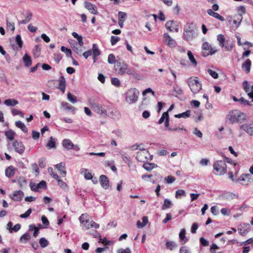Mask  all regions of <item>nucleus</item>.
Wrapping results in <instances>:
<instances>
[{"mask_svg": "<svg viewBox=\"0 0 253 253\" xmlns=\"http://www.w3.org/2000/svg\"><path fill=\"white\" fill-rule=\"evenodd\" d=\"M114 69L119 75L122 76L126 74L135 79H139L138 74L133 69L129 68L128 65L122 59H119L116 61Z\"/></svg>", "mask_w": 253, "mask_h": 253, "instance_id": "nucleus-1", "label": "nucleus"}, {"mask_svg": "<svg viewBox=\"0 0 253 253\" xmlns=\"http://www.w3.org/2000/svg\"><path fill=\"white\" fill-rule=\"evenodd\" d=\"M246 115L238 110L230 111L226 117L227 121L229 123H242L247 121Z\"/></svg>", "mask_w": 253, "mask_h": 253, "instance_id": "nucleus-2", "label": "nucleus"}, {"mask_svg": "<svg viewBox=\"0 0 253 253\" xmlns=\"http://www.w3.org/2000/svg\"><path fill=\"white\" fill-rule=\"evenodd\" d=\"M197 28L193 23H187L184 27L183 39L187 41H192L197 36Z\"/></svg>", "mask_w": 253, "mask_h": 253, "instance_id": "nucleus-3", "label": "nucleus"}, {"mask_svg": "<svg viewBox=\"0 0 253 253\" xmlns=\"http://www.w3.org/2000/svg\"><path fill=\"white\" fill-rule=\"evenodd\" d=\"M139 91L135 88H131L127 90L125 93V101L131 105L136 103L139 96Z\"/></svg>", "mask_w": 253, "mask_h": 253, "instance_id": "nucleus-4", "label": "nucleus"}, {"mask_svg": "<svg viewBox=\"0 0 253 253\" xmlns=\"http://www.w3.org/2000/svg\"><path fill=\"white\" fill-rule=\"evenodd\" d=\"M187 83L191 91L194 94L202 89V84L197 77H191L187 80Z\"/></svg>", "mask_w": 253, "mask_h": 253, "instance_id": "nucleus-5", "label": "nucleus"}, {"mask_svg": "<svg viewBox=\"0 0 253 253\" xmlns=\"http://www.w3.org/2000/svg\"><path fill=\"white\" fill-rule=\"evenodd\" d=\"M138 147L139 148H137L139 150L137 153L136 159L138 161L145 163L152 159L153 156L150 154L147 150L140 148V146Z\"/></svg>", "mask_w": 253, "mask_h": 253, "instance_id": "nucleus-6", "label": "nucleus"}, {"mask_svg": "<svg viewBox=\"0 0 253 253\" xmlns=\"http://www.w3.org/2000/svg\"><path fill=\"white\" fill-rule=\"evenodd\" d=\"M213 168L215 171V174L221 175L226 172L227 166L224 161L219 160L213 164Z\"/></svg>", "mask_w": 253, "mask_h": 253, "instance_id": "nucleus-7", "label": "nucleus"}, {"mask_svg": "<svg viewBox=\"0 0 253 253\" xmlns=\"http://www.w3.org/2000/svg\"><path fill=\"white\" fill-rule=\"evenodd\" d=\"M90 105L92 109L101 116H107V110L103 106L96 102H90Z\"/></svg>", "mask_w": 253, "mask_h": 253, "instance_id": "nucleus-8", "label": "nucleus"}, {"mask_svg": "<svg viewBox=\"0 0 253 253\" xmlns=\"http://www.w3.org/2000/svg\"><path fill=\"white\" fill-rule=\"evenodd\" d=\"M79 219L83 230H86L90 228V224H91V220H90V217L88 214H82Z\"/></svg>", "mask_w": 253, "mask_h": 253, "instance_id": "nucleus-9", "label": "nucleus"}, {"mask_svg": "<svg viewBox=\"0 0 253 253\" xmlns=\"http://www.w3.org/2000/svg\"><path fill=\"white\" fill-rule=\"evenodd\" d=\"M203 55L207 56L210 54H212L217 51L215 47H212L207 42H205L202 44Z\"/></svg>", "mask_w": 253, "mask_h": 253, "instance_id": "nucleus-10", "label": "nucleus"}, {"mask_svg": "<svg viewBox=\"0 0 253 253\" xmlns=\"http://www.w3.org/2000/svg\"><path fill=\"white\" fill-rule=\"evenodd\" d=\"M166 28L170 32H178L179 26L176 21L173 20L168 21L165 24Z\"/></svg>", "mask_w": 253, "mask_h": 253, "instance_id": "nucleus-11", "label": "nucleus"}, {"mask_svg": "<svg viewBox=\"0 0 253 253\" xmlns=\"http://www.w3.org/2000/svg\"><path fill=\"white\" fill-rule=\"evenodd\" d=\"M238 181L242 182L240 183L242 185L246 186L253 182V178L252 177L250 174L244 173L240 176L238 179Z\"/></svg>", "mask_w": 253, "mask_h": 253, "instance_id": "nucleus-12", "label": "nucleus"}, {"mask_svg": "<svg viewBox=\"0 0 253 253\" xmlns=\"http://www.w3.org/2000/svg\"><path fill=\"white\" fill-rule=\"evenodd\" d=\"M250 229L251 226L249 223H243L240 224L238 228L239 233L242 236H246L250 231Z\"/></svg>", "mask_w": 253, "mask_h": 253, "instance_id": "nucleus-13", "label": "nucleus"}, {"mask_svg": "<svg viewBox=\"0 0 253 253\" xmlns=\"http://www.w3.org/2000/svg\"><path fill=\"white\" fill-rule=\"evenodd\" d=\"M163 37L166 43L170 47H174L176 45V41L172 38L168 33H165Z\"/></svg>", "mask_w": 253, "mask_h": 253, "instance_id": "nucleus-14", "label": "nucleus"}, {"mask_svg": "<svg viewBox=\"0 0 253 253\" xmlns=\"http://www.w3.org/2000/svg\"><path fill=\"white\" fill-rule=\"evenodd\" d=\"M12 146L15 151L19 154H21L24 152L25 147L21 142H18L17 140L14 141L12 144Z\"/></svg>", "mask_w": 253, "mask_h": 253, "instance_id": "nucleus-15", "label": "nucleus"}, {"mask_svg": "<svg viewBox=\"0 0 253 253\" xmlns=\"http://www.w3.org/2000/svg\"><path fill=\"white\" fill-rule=\"evenodd\" d=\"M240 128L245 130L249 135L253 136V124H245L240 126Z\"/></svg>", "mask_w": 253, "mask_h": 253, "instance_id": "nucleus-16", "label": "nucleus"}, {"mask_svg": "<svg viewBox=\"0 0 253 253\" xmlns=\"http://www.w3.org/2000/svg\"><path fill=\"white\" fill-rule=\"evenodd\" d=\"M84 7L93 14H97L98 13L96 6L93 4L85 1L84 2Z\"/></svg>", "mask_w": 253, "mask_h": 253, "instance_id": "nucleus-17", "label": "nucleus"}, {"mask_svg": "<svg viewBox=\"0 0 253 253\" xmlns=\"http://www.w3.org/2000/svg\"><path fill=\"white\" fill-rule=\"evenodd\" d=\"M99 180L100 183L103 188H104L105 189H107L108 188L109 186V180L105 175H100Z\"/></svg>", "mask_w": 253, "mask_h": 253, "instance_id": "nucleus-18", "label": "nucleus"}, {"mask_svg": "<svg viewBox=\"0 0 253 253\" xmlns=\"http://www.w3.org/2000/svg\"><path fill=\"white\" fill-rule=\"evenodd\" d=\"M58 82L59 84L58 86V88L63 93H64L65 92L66 86L65 79L64 77L61 76L59 77Z\"/></svg>", "mask_w": 253, "mask_h": 253, "instance_id": "nucleus-19", "label": "nucleus"}, {"mask_svg": "<svg viewBox=\"0 0 253 253\" xmlns=\"http://www.w3.org/2000/svg\"><path fill=\"white\" fill-rule=\"evenodd\" d=\"M61 108L64 111L71 112H73L75 110V107L67 102H62L61 104Z\"/></svg>", "mask_w": 253, "mask_h": 253, "instance_id": "nucleus-20", "label": "nucleus"}, {"mask_svg": "<svg viewBox=\"0 0 253 253\" xmlns=\"http://www.w3.org/2000/svg\"><path fill=\"white\" fill-rule=\"evenodd\" d=\"M118 24L121 28H123L124 26V23L125 22V19L126 17V13L124 12L119 11L118 12Z\"/></svg>", "mask_w": 253, "mask_h": 253, "instance_id": "nucleus-21", "label": "nucleus"}, {"mask_svg": "<svg viewBox=\"0 0 253 253\" xmlns=\"http://www.w3.org/2000/svg\"><path fill=\"white\" fill-rule=\"evenodd\" d=\"M251 61L249 59H246L242 65V69L246 73H249L251 71Z\"/></svg>", "mask_w": 253, "mask_h": 253, "instance_id": "nucleus-22", "label": "nucleus"}, {"mask_svg": "<svg viewBox=\"0 0 253 253\" xmlns=\"http://www.w3.org/2000/svg\"><path fill=\"white\" fill-rule=\"evenodd\" d=\"M23 195L24 193L22 191L18 190L14 192L11 198L14 201H19L22 199Z\"/></svg>", "mask_w": 253, "mask_h": 253, "instance_id": "nucleus-23", "label": "nucleus"}, {"mask_svg": "<svg viewBox=\"0 0 253 253\" xmlns=\"http://www.w3.org/2000/svg\"><path fill=\"white\" fill-rule=\"evenodd\" d=\"M62 143L63 147L67 150H71L74 147V144L69 139H64Z\"/></svg>", "mask_w": 253, "mask_h": 253, "instance_id": "nucleus-24", "label": "nucleus"}, {"mask_svg": "<svg viewBox=\"0 0 253 253\" xmlns=\"http://www.w3.org/2000/svg\"><path fill=\"white\" fill-rule=\"evenodd\" d=\"M207 13L209 15L211 16H212L217 19H219L222 21L224 20V18H223V17L221 16L218 13L214 12L212 9H208Z\"/></svg>", "mask_w": 253, "mask_h": 253, "instance_id": "nucleus-25", "label": "nucleus"}, {"mask_svg": "<svg viewBox=\"0 0 253 253\" xmlns=\"http://www.w3.org/2000/svg\"><path fill=\"white\" fill-rule=\"evenodd\" d=\"M16 170V169L10 166L5 169V175L8 177H10L15 174Z\"/></svg>", "mask_w": 253, "mask_h": 253, "instance_id": "nucleus-26", "label": "nucleus"}, {"mask_svg": "<svg viewBox=\"0 0 253 253\" xmlns=\"http://www.w3.org/2000/svg\"><path fill=\"white\" fill-rule=\"evenodd\" d=\"M81 173L83 174L86 179H92L93 178L92 174L86 169H82L81 170Z\"/></svg>", "mask_w": 253, "mask_h": 253, "instance_id": "nucleus-27", "label": "nucleus"}, {"mask_svg": "<svg viewBox=\"0 0 253 253\" xmlns=\"http://www.w3.org/2000/svg\"><path fill=\"white\" fill-rule=\"evenodd\" d=\"M148 223V219L147 216H143L142 217V222L140 220H138L136 223V226L138 228H142L146 226Z\"/></svg>", "mask_w": 253, "mask_h": 253, "instance_id": "nucleus-28", "label": "nucleus"}, {"mask_svg": "<svg viewBox=\"0 0 253 253\" xmlns=\"http://www.w3.org/2000/svg\"><path fill=\"white\" fill-rule=\"evenodd\" d=\"M187 56L193 66L196 67L197 66L198 63L192 52L190 50L188 51Z\"/></svg>", "mask_w": 253, "mask_h": 253, "instance_id": "nucleus-29", "label": "nucleus"}, {"mask_svg": "<svg viewBox=\"0 0 253 253\" xmlns=\"http://www.w3.org/2000/svg\"><path fill=\"white\" fill-rule=\"evenodd\" d=\"M55 167L60 172L61 175H62L63 176H65L66 175V171L65 169V164H63L62 163H60L58 164H57L55 166Z\"/></svg>", "mask_w": 253, "mask_h": 253, "instance_id": "nucleus-30", "label": "nucleus"}, {"mask_svg": "<svg viewBox=\"0 0 253 253\" xmlns=\"http://www.w3.org/2000/svg\"><path fill=\"white\" fill-rule=\"evenodd\" d=\"M143 167L145 170L147 171H150L153 169L157 168V165L154 163H149L145 162L143 164Z\"/></svg>", "mask_w": 253, "mask_h": 253, "instance_id": "nucleus-31", "label": "nucleus"}, {"mask_svg": "<svg viewBox=\"0 0 253 253\" xmlns=\"http://www.w3.org/2000/svg\"><path fill=\"white\" fill-rule=\"evenodd\" d=\"M4 103L5 105L8 106H14L18 104V102L14 99H8L4 101Z\"/></svg>", "mask_w": 253, "mask_h": 253, "instance_id": "nucleus-32", "label": "nucleus"}, {"mask_svg": "<svg viewBox=\"0 0 253 253\" xmlns=\"http://www.w3.org/2000/svg\"><path fill=\"white\" fill-rule=\"evenodd\" d=\"M23 60L26 66L29 67L32 65V60L31 57L27 54H25L23 57Z\"/></svg>", "mask_w": 253, "mask_h": 253, "instance_id": "nucleus-33", "label": "nucleus"}, {"mask_svg": "<svg viewBox=\"0 0 253 253\" xmlns=\"http://www.w3.org/2000/svg\"><path fill=\"white\" fill-rule=\"evenodd\" d=\"M55 142L56 139L51 136L49 138V140L46 144V147L48 149L54 148H55Z\"/></svg>", "mask_w": 253, "mask_h": 253, "instance_id": "nucleus-34", "label": "nucleus"}, {"mask_svg": "<svg viewBox=\"0 0 253 253\" xmlns=\"http://www.w3.org/2000/svg\"><path fill=\"white\" fill-rule=\"evenodd\" d=\"M109 115L114 120L119 119L121 117L120 113L115 109L112 110Z\"/></svg>", "mask_w": 253, "mask_h": 253, "instance_id": "nucleus-35", "label": "nucleus"}, {"mask_svg": "<svg viewBox=\"0 0 253 253\" xmlns=\"http://www.w3.org/2000/svg\"><path fill=\"white\" fill-rule=\"evenodd\" d=\"M15 126L20 128L23 132H27L28 131V129L25 124L22 122L21 121H17L15 122Z\"/></svg>", "mask_w": 253, "mask_h": 253, "instance_id": "nucleus-36", "label": "nucleus"}, {"mask_svg": "<svg viewBox=\"0 0 253 253\" xmlns=\"http://www.w3.org/2000/svg\"><path fill=\"white\" fill-rule=\"evenodd\" d=\"M31 239V235L29 233L23 234L20 238V242L22 244H25Z\"/></svg>", "mask_w": 253, "mask_h": 253, "instance_id": "nucleus-37", "label": "nucleus"}, {"mask_svg": "<svg viewBox=\"0 0 253 253\" xmlns=\"http://www.w3.org/2000/svg\"><path fill=\"white\" fill-rule=\"evenodd\" d=\"M6 137L9 140H12L15 135V133L11 129H9L5 131Z\"/></svg>", "mask_w": 253, "mask_h": 253, "instance_id": "nucleus-38", "label": "nucleus"}, {"mask_svg": "<svg viewBox=\"0 0 253 253\" xmlns=\"http://www.w3.org/2000/svg\"><path fill=\"white\" fill-rule=\"evenodd\" d=\"M190 116V111L187 110L185 112L175 115L174 117L175 118H187L189 117Z\"/></svg>", "mask_w": 253, "mask_h": 253, "instance_id": "nucleus-39", "label": "nucleus"}, {"mask_svg": "<svg viewBox=\"0 0 253 253\" xmlns=\"http://www.w3.org/2000/svg\"><path fill=\"white\" fill-rule=\"evenodd\" d=\"M93 56H98L100 54V52L96 44H93L92 50Z\"/></svg>", "mask_w": 253, "mask_h": 253, "instance_id": "nucleus-40", "label": "nucleus"}, {"mask_svg": "<svg viewBox=\"0 0 253 253\" xmlns=\"http://www.w3.org/2000/svg\"><path fill=\"white\" fill-rule=\"evenodd\" d=\"M243 17H240L238 18L237 20H229V22H230L231 21L233 22V23L234 24V26H233V28L235 30L237 29L238 27L240 26L241 22L242 20Z\"/></svg>", "mask_w": 253, "mask_h": 253, "instance_id": "nucleus-41", "label": "nucleus"}, {"mask_svg": "<svg viewBox=\"0 0 253 253\" xmlns=\"http://www.w3.org/2000/svg\"><path fill=\"white\" fill-rule=\"evenodd\" d=\"M33 14L29 13L25 17V19L19 21V24H25L28 23L32 19Z\"/></svg>", "mask_w": 253, "mask_h": 253, "instance_id": "nucleus-42", "label": "nucleus"}, {"mask_svg": "<svg viewBox=\"0 0 253 253\" xmlns=\"http://www.w3.org/2000/svg\"><path fill=\"white\" fill-rule=\"evenodd\" d=\"M217 40L219 42V45L223 47L224 45V42L225 41L224 35L222 34H219L217 36Z\"/></svg>", "mask_w": 253, "mask_h": 253, "instance_id": "nucleus-43", "label": "nucleus"}, {"mask_svg": "<svg viewBox=\"0 0 253 253\" xmlns=\"http://www.w3.org/2000/svg\"><path fill=\"white\" fill-rule=\"evenodd\" d=\"M67 99L69 101L73 104H75L77 102L76 97L72 95L70 92L67 93Z\"/></svg>", "mask_w": 253, "mask_h": 253, "instance_id": "nucleus-44", "label": "nucleus"}, {"mask_svg": "<svg viewBox=\"0 0 253 253\" xmlns=\"http://www.w3.org/2000/svg\"><path fill=\"white\" fill-rule=\"evenodd\" d=\"M167 118H169V115L168 112H164L161 118L158 121L159 124H162L163 123L167 120Z\"/></svg>", "mask_w": 253, "mask_h": 253, "instance_id": "nucleus-45", "label": "nucleus"}, {"mask_svg": "<svg viewBox=\"0 0 253 253\" xmlns=\"http://www.w3.org/2000/svg\"><path fill=\"white\" fill-rule=\"evenodd\" d=\"M186 193L184 190L179 189L175 192V198L176 199H180L182 196H185Z\"/></svg>", "mask_w": 253, "mask_h": 253, "instance_id": "nucleus-46", "label": "nucleus"}, {"mask_svg": "<svg viewBox=\"0 0 253 253\" xmlns=\"http://www.w3.org/2000/svg\"><path fill=\"white\" fill-rule=\"evenodd\" d=\"M172 206V202L170 200L166 199L164 200V204L162 206V209L165 210L169 208Z\"/></svg>", "mask_w": 253, "mask_h": 253, "instance_id": "nucleus-47", "label": "nucleus"}, {"mask_svg": "<svg viewBox=\"0 0 253 253\" xmlns=\"http://www.w3.org/2000/svg\"><path fill=\"white\" fill-rule=\"evenodd\" d=\"M61 50L66 54L67 57H71L72 51L70 49L62 46L61 47Z\"/></svg>", "mask_w": 253, "mask_h": 253, "instance_id": "nucleus-48", "label": "nucleus"}, {"mask_svg": "<svg viewBox=\"0 0 253 253\" xmlns=\"http://www.w3.org/2000/svg\"><path fill=\"white\" fill-rule=\"evenodd\" d=\"M111 83L116 87H119L121 85L120 81L117 78L114 77L111 78Z\"/></svg>", "mask_w": 253, "mask_h": 253, "instance_id": "nucleus-49", "label": "nucleus"}, {"mask_svg": "<svg viewBox=\"0 0 253 253\" xmlns=\"http://www.w3.org/2000/svg\"><path fill=\"white\" fill-rule=\"evenodd\" d=\"M176 244L173 241H168L166 243L167 248L171 251L176 247Z\"/></svg>", "mask_w": 253, "mask_h": 253, "instance_id": "nucleus-50", "label": "nucleus"}, {"mask_svg": "<svg viewBox=\"0 0 253 253\" xmlns=\"http://www.w3.org/2000/svg\"><path fill=\"white\" fill-rule=\"evenodd\" d=\"M39 243H40V246L42 248L46 247V246H47V245L48 244V242L47 240L46 239H45L44 238H41L40 240Z\"/></svg>", "mask_w": 253, "mask_h": 253, "instance_id": "nucleus-51", "label": "nucleus"}, {"mask_svg": "<svg viewBox=\"0 0 253 253\" xmlns=\"http://www.w3.org/2000/svg\"><path fill=\"white\" fill-rule=\"evenodd\" d=\"M15 41L17 44L18 45L19 48H21L23 45V42L22 41L21 36L19 35H17L16 36Z\"/></svg>", "mask_w": 253, "mask_h": 253, "instance_id": "nucleus-52", "label": "nucleus"}, {"mask_svg": "<svg viewBox=\"0 0 253 253\" xmlns=\"http://www.w3.org/2000/svg\"><path fill=\"white\" fill-rule=\"evenodd\" d=\"M6 26L8 30H10L12 32L15 30V25L14 23H11L7 20H6Z\"/></svg>", "mask_w": 253, "mask_h": 253, "instance_id": "nucleus-53", "label": "nucleus"}, {"mask_svg": "<svg viewBox=\"0 0 253 253\" xmlns=\"http://www.w3.org/2000/svg\"><path fill=\"white\" fill-rule=\"evenodd\" d=\"M220 212L222 215L226 216L229 215L231 213L230 210L227 208L221 209Z\"/></svg>", "mask_w": 253, "mask_h": 253, "instance_id": "nucleus-54", "label": "nucleus"}, {"mask_svg": "<svg viewBox=\"0 0 253 253\" xmlns=\"http://www.w3.org/2000/svg\"><path fill=\"white\" fill-rule=\"evenodd\" d=\"M108 62L109 64H115V57L114 54H110L108 55Z\"/></svg>", "mask_w": 253, "mask_h": 253, "instance_id": "nucleus-55", "label": "nucleus"}, {"mask_svg": "<svg viewBox=\"0 0 253 253\" xmlns=\"http://www.w3.org/2000/svg\"><path fill=\"white\" fill-rule=\"evenodd\" d=\"M238 14L240 17H242L243 14L245 13V7L244 6H240L237 8Z\"/></svg>", "mask_w": 253, "mask_h": 253, "instance_id": "nucleus-56", "label": "nucleus"}, {"mask_svg": "<svg viewBox=\"0 0 253 253\" xmlns=\"http://www.w3.org/2000/svg\"><path fill=\"white\" fill-rule=\"evenodd\" d=\"M208 73L213 78V79H217L218 78V74L214 71H213L211 69L208 70Z\"/></svg>", "mask_w": 253, "mask_h": 253, "instance_id": "nucleus-57", "label": "nucleus"}, {"mask_svg": "<svg viewBox=\"0 0 253 253\" xmlns=\"http://www.w3.org/2000/svg\"><path fill=\"white\" fill-rule=\"evenodd\" d=\"M243 88L245 90V91H246V92L248 93V92H249L250 90V84H249V83L246 81L243 82Z\"/></svg>", "mask_w": 253, "mask_h": 253, "instance_id": "nucleus-58", "label": "nucleus"}, {"mask_svg": "<svg viewBox=\"0 0 253 253\" xmlns=\"http://www.w3.org/2000/svg\"><path fill=\"white\" fill-rule=\"evenodd\" d=\"M165 180L167 183L169 184L174 182L175 180V178L172 176L169 175L165 178Z\"/></svg>", "mask_w": 253, "mask_h": 253, "instance_id": "nucleus-59", "label": "nucleus"}, {"mask_svg": "<svg viewBox=\"0 0 253 253\" xmlns=\"http://www.w3.org/2000/svg\"><path fill=\"white\" fill-rule=\"evenodd\" d=\"M32 212L31 209H28L24 213L20 215V217L22 218H26L28 217Z\"/></svg>", "mask_w": 253, "mask_h": 253, "instance_id": "nucleus-60", "label": "nucleus"}, {"mask_svg": "<svg viewBox=\"0 0 253 253\" xmlns=\"http://www.w3.org/2000/svg\"><path fill=\"white\" fill-rule=\"evenodd\" d=\"M119 41L120 38L118 37L112 36L111 37V43L112 45H115Z\"/></svg>", "mask_w": 253, "mask_h": 253, "instance_id": "nucleus-61", "label": "nucleus"}, {"mask_svg": "<svg viewBox=\"0 0 253 253\" xmlns=\"http://www.w3.org/2000/svg\"><path fill=\"white\" fill-rule=\"evenodd\" d=\"M58 182V185L61 187V188H63V189H65L67 187V185L66 184V183H65L64 182H63L62 180H60L59 178V177H58V179H56Z\"/></svg>", "mask_w": 253, "mask_h": 253, "instance_id": "nucleus-62", "label": "nucleus"}, {"mask_svg": "<svg viewBox=\"0 0 253 253\" xmlns=\"http://www.w3.org/2000/svg\"><path fill=\"white\" fill-rule=\"evenodd\" d=\"M47 171L49 173V174L51 176H52L54 179H58V176L57 174L54 173L52 168H48L47 169Z\"/></svg>", "mask_w": 253, "mask_h": 253, "instance_id": "nucleus-63", "label": "nucleus"}, {"mask_svg": "<svg viewBox=\"0 0 253 253\" xmlns=\"http://www.w3.org/2000/svg\"><path fill=\"white\" fill-rule=\"evenodd\" d=\"M20 187H23L26 184V181L25 179L22 177H19L17 180Z\"/></svg>", "mask_w": 253, "mask_h": 253, "instance_id": "nucleus-64", "label": "nucleus"}]
</instances>
